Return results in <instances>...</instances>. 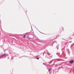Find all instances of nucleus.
<instances>
[{
    "label": "nucleus",
    "instance_id": "2",
    "mask_svg": "<svg viewBox=\"0 0 74 74\" xmlns=\"http://www.w3.org/2000/svg\"><path fill=\"white\" fill-rule=\"evenodd\" d=\"M73 60L71 61H70V63H73Z\"/></svg>",
    "mask_w": 74,
    "mask_h": 74
},
{
    "label": "nucleus",
    "instance_id": "4",
    "mask_svg": "<svg viewBox=\"0 0 74 74\" xmlns=\"http://www.w3.org/2000/svg\"><path fill=\"white\" fill-rule=\"evenodd\" d=\"M36 59H39V58H36Z\"/></svg>",
    "mask_w": 74,
    "mask_h": 74
},
{
    "label": "nucleus",
    "instance_id": "3",
    "mask_svg": "<svg viewBox=\"0 0 74 74\" xmlns=\"http://www.w3.org/2000/svg\"><path fill=\"white\" fill-rule=\"evenodd\" d=\"M51 70H52V69H49V72H50V71H51Z\"/></svg>",
    "mask_w": 74,
    "mask_h": 74
},
{
    "label": "nucleus",
    "instance_id": "5",
    "mask_svg": "<svg viewBox=\"0 0 74 74\" xmlns=\"http://www.w3.org/2000/svg\"><path fill=\"white\" fill-rule=\"evenodd\" d=\"M48 53V55H50V54H49V53H48V52H47Z\"/></svg>",
    "mask_w": 74,
    "mask_h": 74
},
{
    "label": "nucleus",
    "instance_id": "8",
    "mask_svg": "<svg viewBox=\"0 0 74 74\" xmlns=\"http://www.w3.org/2000/svg\"><path fill=\"white\" fill-rule=\"evenodd\" d=\"M43 64H44V63H43Z\"/></svg>",
    "mask_w": 74,
    "mask_h": 74
},
{
    "label": "nucleus",
    "instance_id": "7",
    "mask_svg": "<svg viewBox=\"0 0 74 74\" xmlns=\"http://www.w3.org/2000/svg\"><path fill=\"white\" fill-rule=\"evenodd\" d=\"M43 53V55H44V53Z\"/></svg>",
    "mask_w": 74,
    "mask_h": 74
},
{
    "label": "nucleus",
    "instance_id": "6",
    "mask_svg": "<svg viewBox=\"0 0 74 74\" xmlns=\"http://www.w3.org/2000/svg\"><path fill=\"white\" fill-rule=\"evenodd\" d=\"M25 35H24V38H25Z\"/></svg>",
    "mask_w": 74,
    "mask_h": 74
},
{
    "label": "nucleus",
    "instance_id": "1",
    "mask_svg": "<svg viewBox=\"0 0 74 74\" xmlns=\"http://www.w3.org/2000/svg\"><path fill=\"white\" fill-rule=\"evenodd\" d=\"M6 56V54H4L3 55H2V56H1V57H2V56Z\"/></svg>",
    "mask_w": 74,
    "mask_h": 74
}]
</instances>
